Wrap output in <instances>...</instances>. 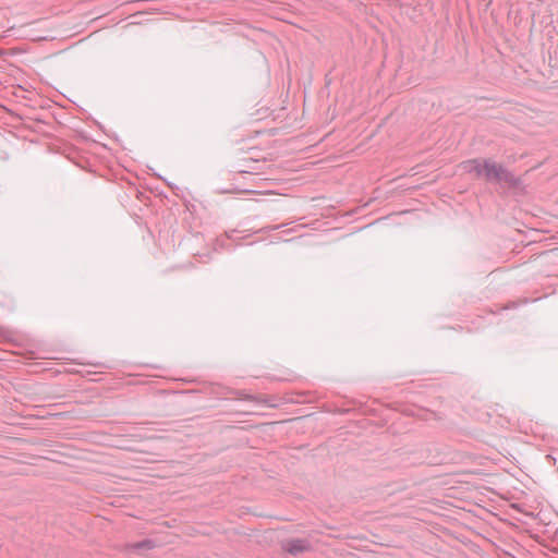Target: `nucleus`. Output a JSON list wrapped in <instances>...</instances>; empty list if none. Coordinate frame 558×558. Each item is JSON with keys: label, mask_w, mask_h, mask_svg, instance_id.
<instances>
[{"label": "nucleus", "mask_w": 558, "mask_h": 558, "mask_svg": "<svg viewBox=\"0 0 558 558\" xmlns=\"http://www.w3.org/2000/svg\"><path fill=\"white\" fill-rule=\"evenodd\" d=\"M485 159L474 158L461 162V169L466 173H474L476 178H482Z\"/></svg>", "instance_id": "7ed1b4c3"}, {"label": "nucleus", "mask_w": 558, "mask_h": 558, "mask_svg": "<svg viewBox=\"0 0 558 558\" xmlns=\"http://www.w3.org/2000/svg\"><path fill=\"white\" fill-rule=\"evenodd\" d=\"M281 547L290 555L298 556L302 553L310 551L312 544L306 538H289L281 543Z\"/></svg>", "instance_id": "f03ea898"}, {"label": "nucleus", "mask_w": 558, "mask_h": 558, "mask_svg": "<svg viewBox=\"0 0 558 558\" xmlns=\"http://www.w3.org/2000/svg\"><path fill=\"white\" fill-rule=\"evenodd\" d=\"M155 542L153 539L146 538L136 543H132L128 545V549L132 551H142V550H149L155 547Z\"/></svg>", "instance_id": "20e7f679"}, {"label": "nucleus", "mask_w": 558, "mask_h": 558, "mask_svg": "<svg viewBox=\"0 0 558 558\" xmlns=\"http://www.w3.org/2000/svg\"><path fill=\"white\" fill-rule=\"evenodd\" d=\"M482 178L490 183L507 184L509 187H517L521 183L511 171L490 158L485 159Z\"/></svg>", "instance_id": "f257e3e1"}]
</instances>
